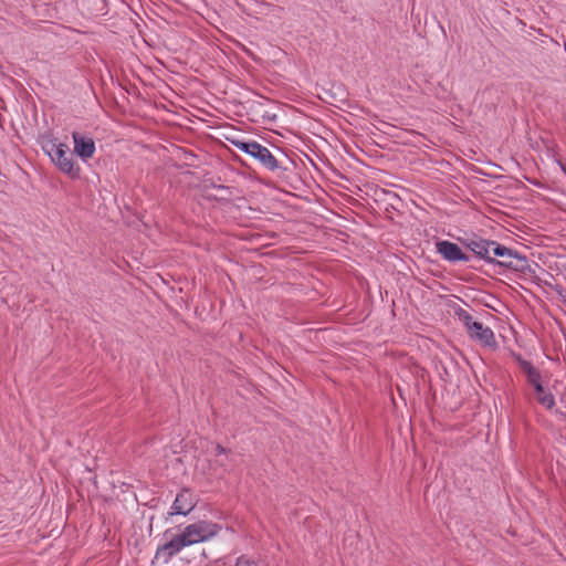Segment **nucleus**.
<instances>
[{"label":"nucleus","instance_id":"f257e3e1","mask_svg":"<svg viewBox=\"0 0 566 566\" xmlns=\"http://www.w3.org/2000/svg\"><path fill=\"white\" fill-rule=\"evenodd\" d=\"M219 531L220 526L218 524L207 521H199L186 526L180 534L175 535L161 547L159 553L161 552L168 556L176 555L186 546H191L201 542L209 541L216 536Z\"/></svg>","mask_w":566,"mask_h":566},{"label":"nucleus","instance_id":"f03ea898","mask_svg":"<svg viewBox=\"0 0 566 566\" xmlns=\"http://www.w3.org/2000/svg\"><path fill=\"white\" fill-rule=\"evenodd\" d=\"M43 148L60 171L72 179L80 177L81 167L73 159V155L70 153L67 145L50 142Z\"/></svg>","mask_w":566,"mask_h":566},{"label":"nucleus","instance_id":"7ed1b4c3","mask_svg":"<svg viewBox=\"0 0 566 566\" xmlns=\"http://www.w3.org/2000/svg\"><path fill=\"white\" fill-rule=\"evenodd\" d=\"M228 140L234 147H237L239 150L253 157L254 159H256L260 164H262L266 168H269L271 170H274L277 168V161L274 158V156L271 154V151L266 147L262 146L261 144H259L254 140L244 142V140L235 139V138H228Z\"/></svg>","mask_w":566,"mask_h":566},{"label":"nucleus","instance_id":"20e7f679","mask_svg":"<svg viewBox=\"0 0 566 566\" xmlns=\"http://www.w3.org/2000/svg\"><path fill=\"white\" fill-rule=\"evenodd\" d=\"M74 143V153L84 161L91 159L95 154V142L81 133L74 132L72 134Z\"/></svg>","mask_w":566,"mask_h":566},{"label":"nucleus","instance_id":"39448f33","mask_svg":"<svg viewBox=\"0 0 566 566\" xmlns=\"http://www.w3.org/2000/svg\"><path fill=\"white\" fill-rule=\"evenodd\" d=\"M468 334L473 340L479 342L483 346L491 347L496 344L493 331L480 322L472 324V328L468 331Z\"/></svg>","mask_w":566,"mask_h":566},{"label":"nucleus","instance_id":"423d86ee","mask_svg":"<svg viewBox=\"0 0 566 566\" xmlns=\"http://www.w3.org/2000/svg\"><path fill=\"white\" fill-rule=\"evenodd\" d=\"M437 251L448 261H469V256L465 255L458 244L450 241L437 242Z\"/></svg>","mask_w":566,"mask_h":566},{"label":"nucleus","instance_id":"0eeeda50","mask_svg":"<svg viewBox=\"0 0 566 566\" xmlns=\"http://www.w3.org/2000/svg\"><path fill=\"white\" fill-rule=\"evenodd\" d=\"M195 507V501L191 493L187 490L181 491L175 499L171 506V514L187 515Z\"/></svg>","mask_w":566,"mask_h":566},{"label":"nucleus","instance_id":"6e6552de","mask_svg":"<svg viewBox=\"0 0 566 566\" xmlns=\"http://www.w3.org/2000/svg\"><path fill=\"white\" fill-rule=\"evenodd\" d=\"M494 241H486V240H473L469 244L470 249L479 256L493 261V258L491 256V250L493 247Z\"/></svg>","mask_w":566,"mask_h":566},{"label":"nucleus","instance_id":"1a4fd4ad","mask_svg":"<svg viewBox=\"0 0 566 566\" xmlns=\"http://www.w3.org/2000/svg\"><path fill=\"white\" fill-rule=\"evenodd\" d=\"M523 370L526 374L530 384L534 386L535 391H541L542 381L539 373L530 363L523 364Z\"/></svg>","mask_w":566,"mask_h":566},{"label":"nucleus","instance_id":"9d476101","mask_svg":"<svg viewBox=\"0 0 566 566\" xmlns=\"http://www.w3.org/2000/svg\"><path fill=\"white\" fill-rule=\"evenodd\" d=\"M210 452H211V454L214 455L216 463L218 465H220L221 468H224V469L228 468L229 452L227 449H224L220 444H212Z\"/></svg>","mask_w":566,"mask_h":566},{"label":"nucleus","instance_id":"9b49d317","mask_svg":"<svg viewBox=\"0 0 566 566\" xmlns=\"http://www.w3.org/2000/svg\"><path fill=\"white\" fill-rule=\"evenodd\" d=\"M491 256L493 259H494V256L502 258L503 261H501L500 264L507 265V264H510V262L507 260L513 256V252H512V250L494 242L492 250H491Z\"/></svg>","mask_w":566,"mask_h":566},{"label":"nucleus","instance_id":"f8f14e48","mask_svg":"<svg viewBox=\"0 0 566 566\" xmlns=\"http://www.w3.org/2000/svg\"><path fill=\"white\" fill-rule=\"evenodd\" d=\"M454 316L465 326L467 332L472 328V324H475L476 321L473 319L472 315L464 308L460 306H454Z\"/></svg>","mask_w":566,"mask_h":566},{"label":"nucleus","instance_id":"ddd939ff","mask_svg":"<svg viewBox=\"0 0 566 566\" xmlns=\"http://www.w3.org/2000/svg\"><path fill=\"white\" fill-rule=\"evenodd\" d=\"M535 392H536V399L542 406H544L547 409H552L554 407L555 399L551 392L546 391L543 387H542L541 391H535Z\"/></svg>","mask_w":566,"mask_h":566},{"label":"nucleus","instance_id":"4468645a","mask_svg":"<svg viewBox=\"0 0 566 566\" xmlns=\"http://www.w3.org/2000/svg\"><path fill=\"white\" fill-rule=\"evenodd\" d=\"M235 566H265L263 563L252 559L248 556H241L238 558Z\"/></svg>","mask_w":566,"mask_h":566}]
</instances>
